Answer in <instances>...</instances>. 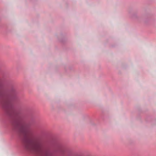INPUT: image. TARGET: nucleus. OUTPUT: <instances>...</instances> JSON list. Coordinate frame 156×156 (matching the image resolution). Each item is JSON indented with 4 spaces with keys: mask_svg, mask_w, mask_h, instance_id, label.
<instances>
[{
    "mask_svg": "<svg viewBox=\"0 0 156 156\" xmlns=\"http://www.w3.org/2000/svg\"><path fill=\"white\" fill-rule=\"evenodd\" d=\"M25 145L28 150L45 156H49L48 151L43 148L42 144L38 141L36 140H28L25 142Z\"/></svg>",
    "mask_w": 156,
    "mask_h": 156,
    "instance_id": "1",
    "label": "nucleus"
},
{
    "mask_svg": "<svg viewBox=\"0 0 156 156\" xmlns=\"http://www.w3.org/2000/svg\"><path fill=\"white\" fill-rule=\"evenodd\" d=\"M20 132L26 138H29L32 136V133L24 125L22 126Z\"/></svg>",
    "mask_w": 156,
    "mask_h": 156,
    "instance_id": "2",
    "label": "nucleus"
},
{
    "mask_svg": "<svg viewBox=\"0 0 156 156\" xmlns=\"http://www.w3.org/2000/svg\"><path fill=\"white\" fill-rule=\"evenodd\" d=\"M3 105L8 108L11 105V104L9 101L6 100L4 101Z\"/></svg>",
    "mask_w": 156,
    "mask_h": 156,
    "instance_id": "3",
    "label": "nucleus"
}]
</instances>
